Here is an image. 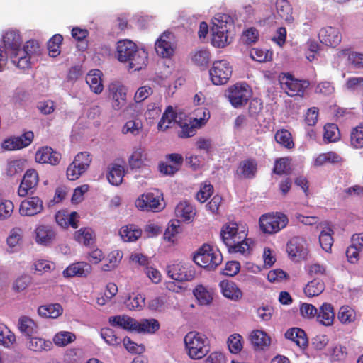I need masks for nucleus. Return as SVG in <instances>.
Listing matches in <instances>:
<instances>
[{"instance_id":"1","label":"nucleus","mask_w":363,"mask_h":363,"mask_svg":"<svg viewBox=\"0 0 363 363\" xmlns=\"http://www.w3.org/2000/svg\"><path fill=\"white\" fill-rule=\"evenodd\" d=\"M116 57L119 62L127 63L129 70L139 71L147 65L148 54L133 41L124 39L116 43Z\"/></svg>"},{"instance_id":"2","label":"nucleus","mask_w":363,"mask_h":363,"mask_svg":"<svg viewBox=\"0 0 363 363\" xmlns=\"http://www.w3.org/2000/svg\"><path fill=\"white\" fill-rule=\"evenodd\" d=\"M187 354L192 359H201L210 352L208 337L197 331L189 332L184 338Z\"/></svg>"},{"instance_id":"3","label":"nucleus","mask_w":363,"mask_h":363,"mask_svg":"<svg viewBox=\"0 0 363 363\" xmlns=\"http://www.w3.org/2000/svg\"><path fill=\"white\" fill-rule=\"evenodd\" d=\"M223 260L222 255L213 247L203 244L194 255V262L202 268L215 269Z\"/></svg>"},{"instance_id":"4","label":"nucleus","mask_w":363,"mask_h":363,"mask_svg":"<svg viewBox=\"0 0 363 363\" xmlns=\"http://www.w3.org/2000/svg\"><path fill=\"white\" fill-rule=\"evenodd\" d=\"M281 89L291 97L303 96L306 89L309 86L308 80H300L290 73H281L279 75Z\"/></svg>"},{"instance_id":"5","label":"nucleus","mask_w":363,"mask_h":363,"mask_svg":"<svg viewBox=\"0 0 363 363\" xmlns=\"http://www.w3.org/2000/svg\"><path fill=\"white\" fill-rule=\"evenodd\" d=\"M225 96L232 106L239 108L247 104L252 96V91L246 83H236L227 89Z\"/></svg>"},{"instance_id":"6","label":"nucleus","mask_w":363,"mask_h":363,"mask_svg":"<svg viewBox=\"0 0 363 363\" xmlns=\"http://www.w3.org/2000/svg\"><path fill=\"white\" fill-rule=\"evenodd\" d=\"M39 52V43L35 40H30L26 43L22 49L12 55V62L21 69H27L30 67L31 57Z\"/></svg>"},{"instance_id":"7","label":"nucleus","mask_w":363,"mask_h":363,"mask_svg":"<svg viewBox=\"0 0 363 363\" xmlns=\"http://www.w3.org/2000/svg\"><path fill=\"white\" fill-rule=\"evenodd\" d=\"M162 194L157 189L142 194L135 201V206L140 211L158 212L164 208L161 203Z\"/></svg>"},{"instance_id":"8","label":"nucleus","mask_w":363,"mask_h":363,"mask_svg":"<svg viewBox=\"0 0 363 363\" xmlns=\"http://www.w3.org/2000/svg\"><path fill=\"white\" fill-rule=\"evenodd\" d=\"M232 67L225 60L215 61L210 69L211 79L215 85H223L228 83L232 75Z\"/></svg>"},{"instance_id":"9","label":"nucleus","mask_w":363,"mask_h":363,"mask_svg":"<svg viewBox=\"0 0 363 363\" xmlns=\"http://www.w3.org/2000/svg\"><path fill=\"white\" fill-rule=\"evenodd\" d=\"M286 252L293 261L300 262L305 259L308 253L306 239L301 236L291 238L287 242Z\"/></svg>"},{"instance_id":"10","label":"nucleus","mask_w":363,"mask_h":363,"mask_svg":"<svg viewBox=\"0 0 363 363\" xmlns=\"http://www.w3.org/2000/svg\"><path fill=\"white\" fill-rule=\"evenodd\" d=\"M220 238L223 242L228 247L232 246L235 240L247 236L245 230H239L238 225L235 222H228L223 225L220 233Z\"/></svg>"},{"instance_id":"11","label":"nucleus","mask_w":363,"mask_h":363,"mask_svg":"<svg viewBox=\"0 0 363 363\" xmlns=\"http://www.w3.org/2000/svg\"><path fill=\"white\" fill-rule=\"evenodd\" d=\"M174 35L170 32H164L155 42V51L163 58H169L174 53Z\"/></svg>"},{"instance_id":"12","label":"nucleus","mask_w":363,"mask_h":363,"mask_svg":"<svg viewBox=\"0 0 363 363\" xmlns=\"http://www.w3.org/2000/svg\"><path fill=\"white\" fill-rule=\"evenodd\" d=\"M39 182V177L36 170L28 169L23 177L18 189V194L21 197H25L29 194H33Z\"/></svg>"},{"instance_id":"13","label":"nucleus","mask_w":363,"mask_h":363,"mask_svg":"<svg viewBox=\"0 0 363 363\" xmlns=\"http://www.w3.org/2000/svg\"><path fill=\"white\" fill-rule=\"evenodd\" d=\"M165 159L167 162H170L172 164L161 162L158 165V169L160 173L167 176H173L176 174L181 169L184 162L183 156L179 153L167 154Z\"/></svg>"},{"instance_id":"14","label":"nucleus","mask_w":363,"mask_h":363,"mask_svg":"<svg viewBox=\"0 0 363 363\" xmlns=\"http://www.w3.org/2000/svg\"><path fill=\"white\" fill-rule=\"evenodd\" d=\"M44 210L43 201L38 196H30L21 201L19 213L21 216H34Z\"/></svg>"},{"instance_id":"15","label":"nucleus","mask_w":363,"mask_h":363,"mask_svg":"<svg viewBox=\"0 0 363 363\" xmlns=\"http://www.w3.org/2000/svg\"><path fill=\"white\" fill-rule=\"evenodd\" d=\"M168 274L172 279L187 281L194 278L195 272L189 265L177 263L169 267Z\"/></svg>"},{"instance_id":"16","label":"nucleus","mask_w":363,"mask_h":363,"mask_svg":"<svg viewBox=\"0 0 363 363\" xmlns=\"http://www.w3.org/2000/svg\"><path fill=\"white\" fill-rule=\"evenodd\" d=\"M35 242L43 246H50L57 238V233L49 225H39L35 229Z\"/></svg>"},{"instance_id":"17","label":"nucleus","mask_w":363,"mask_h":363,"mask_svg":"<svg viewBox=\"0 0 363 363\" xmlns=\"http://www.w3.org/2000/svg\"><path fill=\"white\" fill-rule=\"evenodd\" d=\"M318 37L322 43L330 47L337 46L342 40V35L339 30L332 26H327L322 28Z\"/></svg>"},{"instance_id":"18","label":"nucleus","mask_w":363,"mask_h":363,"mask_svg":"<svg viewBox=\"0 0 363 363\" xmlns=\"http://www.w3.org/2000/svg\"><path fill=\"white\" fill-rule=\"evenodd\" d=\"M109 97L112 99V107L120 110L126 105V89L124 86L111 84L108 88Z\"/></svg>"},{"instance_id":"19","label":"nucleus","mask_w":363,"mask_h":363,"mask_svg":"<svg viewBox=\"0 0 363 363\" xmlns=\"http://www.w3.org/2000/svg\"><path fill=\"white\" fill-rule=\"evenodd\" d=\"M61 159V154L50 147H40L35 153V160L41 164L57 165Z\"/></svg>"},{"instance_id":"20","label":"nucleus","mask_w":363,"mask_h":363,"mask_svg":"<svg viewBox=\"0 0 363 363\" xmlns=\"http://www.w3.org/2000/svg\"><path fill=\"white\" fill-rule=\"evenodd\" d=\"M257 171V162L255 159L248 158L240 162L236 172L235 177L238 179H253Z\"/></svg>"},{"instance_id":"21","label":"nucleus","mask_w":363,"mask_h":363,"mask_svg":"<svg viewBox=\"0 0 363 363\" xmlns=\"http://www.w3.org/2000/svg\"><path fill=\"white\" fill-rule=\"evenodd\" d=\"M3 42L6 49L11 51L10 57L12 60V55L21 49L22 40L19 32L13 30L6 31L3 36Z\"/></svg>"},{"instance_id":"22","label":"nucleus","mask_w":363,"mask_h":363,"mask_svg":"<svg viewBox=\"0 0 363 363\" xmlns=\"http://www.w3.org/2000/svg\"><path fill=\"white\" fill-rule=\"evenodd\" d=\"M316 320L322 325L328 327L333 324L335 319L334 308L329 303H323L317 309Z\"/></svg>"},{"instance_id":"23","label":"nucleus","mask_w":363,"mask_h":363,"mask_svg":"<svg viewBox=\"0 0 363 363\" xmlns=\"http://www.w3.org/2000/svg\"><path fill=\"white\" fill-rule=\"evenodd\" d=\"M91 272V266L85 262H79L68 266L62 272L65 277H86Z\"/></svg>"},{"instance_id":"24","label":"nucleus","mask_w":363,"mask_h":363,"mask_svg":"<svg viewBox=\"0 0 363 363\" xmlns=\"http://www.w3.org/2000/svg\"><path fill=\"white\" fill-rule=\"evenodd\" d=\"M193 294L199 305L209 306L213 300L214 290L212 288L199 284L194 289Z\"/></svg>"},{"instance_id":"25","label":"nucleus","mask_w":363,"mask_h":363,"mask_svg":"<svg viewBox=\"0 0 363 363\" xmlns=\"http://www.w3.org/2000/svg\"><path fill=\"white\" fill-rule=\"evenodd\" d=\"M78 214L75 211L69 213L66 211H60L55 214V220L63 228L71 226L76 229L78 228Z\"/></svg>"},{"instance_id":"26","label":"nucleus","mask_w":363,"mask_h":363,"mask_svg":"<svg viewBox=\"0 0 363 363\" xmlns=\"http://www.w3.org/2000/svg\"><path fill=\"white\" fill-rule=\"evenodd\" d=\"M222 294L233 301H238L242 296V291L231 281L223 280L219 283Z\"/></svg>"},{"instance_id":"27","label":"nucleus","mask_w":363,"mask_h":363,"mask_svg":"<svg viewBox=\"0 0 363 363\" xmlns=\"http://www.w3.org/2000/svg\"><path fill=\"white\" fill-rule=\"evenodd\" d=\"M286 338L293 341L301 349H305L308 345V340L306 332L298 328H292L285 333Z\"/></svg>"},{"instance_id":"28","label":"nucleus","mask_w":363,"mask_h":363,"mask_svg":"<svg viewBox=\"0 0 363 363\" xmlns=\"http://www.w3.org/2000/svg\"><path fill=\"white\" fill-rule=\"evenodd\" d=\"M18 328L27 338L38 333V326L30 318L23 315L18 320Z\"/></svg>"},{"instance_id":"29","label":"nucleus","mask_w":363,"mask_h":363,"mask_svg":"<svg viewBox=\"0 0 363 363\" xmlns=\"http://www.w3.org/2000/svg\"><path fill=\"white\" fill-rule=\"evenodd\" d=\"M26 347L33 352H40L42 351L50 350L52 343L50 340H46L42 337L34 335L28 337L26 342Z\"/></svg>"},{"instance_id":"30","label":"nucleus","mask_w":363,"mask_h":363,"mask_svg":"<svg viewBox=\"0 0 363 363\" xmlns=\"http://www.w3.org/2000/svg\"><path fill=\"white\" fill-rule=\"evenodd\" d=\"M108 323L113 327L121 328L127 330L135 331L136 328V320L125 315L111 316L108 318Z\"/></svg>"},{"instance_id":"31","label":"nucleus","mask_w":363,"mask_h":363,"mask_svg":"<svg viewBox=\"0 0 363 363\" xmlns=\"http://www.w3.org/2000/svg\"><path fill=\"white\" fill-rule=\"evenodd\" d=\"M274 139L284 149L292 150L295 147L292 134L286 129L281 128L278 130L274 135Z\"/></svg>"},{"instance_id":"32","label":"nucleus","mask_w":363,"mask_h":363,"mask_svg":"<svg viewBox=\"0 0 363 363\" xmlns=\"http://www.w3.org/2000/svg\"><path fill=\"white\" fill-rule=\"evenodd\" d=\"M63 313V308L60 303H50L38 307V315L44 318L55 319L60 316Z\"/></svg>"},{"instance_id":"33","label":"nucleus","mask_w":363,"mask_h":363,"mask_svg":"<svg viewBox=\"0 0 363 363\" xmlns=\"http://www.w3.org/2000/svg\"><path fill=\"white\" fill-rule=\"evenodd\" d=\"M177 114L172 106H167L157 124V129L159 130L165 131L170 128L172 124H177L178 120H177Z\"/></svg>"},{"instance_id":"34","label":"nucleus","mask_w":363,"mask_h":363,"mask_svg":"<svg viewBox=\"0 0 363 363\" xmlns=\"http://www.w3.org/2000/svg\"><path fill=\"white\" fill-rule=\"evenodd\" d=\"M252 345L256 350H264L268 347L271 342V338L267 333L262 330H254L250 335Z\"/></svg>"},{"instance_id":"35","label":"nucleus","mask_w":363,"mask_h":363,"mask_svg":"<svg viewBox=\"0 0 363 363\" xmlns=\"http://www.w3.org/2000/svg\"><path fill=\"white\" fill-rule=\"evenodd\" d=\"M101 77V72L99 69L91 70L86 77V83L96 94H100L104 89Z\"/></svg>"},{"instance_id":"36","label":"nucleus","mask_w":363,"mask_h":363,"mask_svg":"<svg viewBox=\"0 0 363 363\" xmlns=\"http://www.w3.org/2000/svg\"><path fill=\"white\" fill-rule=\"evenodd\" d=\"M177 125L181 128V130L178 131L177 135L180 138H188L195 135L196 130L199 128L191 119L178 120Z\"/></svg>"},{"instance_id":"37","label":"nucleus","mask_w":363,"mask_h":363,"mask_svg":"<svg viewBox=\"0 0 363 363\" xmlns=\"http://www.w3.org/2000/svg\"><path fill=\"white\" fill-rule=\"evenodd\" d=\"M218 30L216 27H212V39L211 42L213 46L216 48H224L228 43V29L225 28H220Z\"/></svg>"},{"instance_id":"38","label":"nucleus","mask_w":363,"mask_h":363,"mask_svg":"<svg viewBox=\"0 0 363 363\" xmlns=\"http://www.w3.org/2000/svg\"><path fill=\"white\" fill-rule=\"evenodd\" d=\"M124 173L125 171L123 166L117 164H111L108 167L107 179L111 184L118 186L123 182Z\"/></svg>"},{"instance_id":"39","label":"nucleus","mask_w":363,"mask_h":363,"mask_svg":"<svg viewBox=\"0 0 363 363\" xmlns=\"http://www.w3.org/2000/svg\"><path fill=\"white\" fill-rule=\"evenodd\" d=\"M338 56H347L348 62L355 69L363 68V54L362 53L352 52L350 48H345L338 52Z\"/></svg>"},{"instance_id":"40","label":"nucleus","mask_w":363,"mask_h":363,"mask_svg":"<svg viewBox=\"0 0 363 363\" xmlns=\"http://www.w3.org/2000/svg\"><path fill=\"white\" fill-rule=\"evenodd\" d=\"M276 9L281 19L288 23L293 21L292 7L288 0H277Z\"/></svg>"},{"instance_id":"41","label":"nucleus","mask_w":363,"mask_h":363,"mask_svg":"<svg viewBox=\"0 0 363 363\" xmlns=\"http://www.w3.org/2000/svg\"><path fill=\"white\" fill-rule=\"evenodd\" d=\"M119 234L125 242H134L137 240L142 234L141 230L133 224H129L121 228Z\"/></svg>"},{"instance_id":"42","label":"nucleus","mask_w":363,"mask_h":363,"mask_svg":"<svg viewBox=\"0 0 363 363\" xmlns=\"http://www.w3.org/2000/svg\"><path fill=\"white\" fill-rule=\"evenodd\" d=\"M160 323L156 319H143L140 322L136 321L135 331L155 333L160 329Z\"/></svg>"},{"instance_id":"43","label":"nucleus","mask_w":363,"mask_h":363,"mask_svg":"<svg viewBox=\"0 0 363 363\" xmlns=\"http://www.w3.org/2000/svg\"><path fill=\"white\" fill-rule=\"evenodd\" d=\"M146 159L143 149L139 146L135 147L128 159V164L130 169H139L143 167L144 161Z\"/></svg>"},{"instance_id":"44","label":"nucleus","mask_w":363,"mask_h":363,"mask_svg":"<svg viewBox=\"0 0 363 363\" xmlns=\"http://www.w3.org/2000/svg\"><path fill=\"white\" fill-rule=\"evenodd\" d=\"M325 287V283L322 280L314 279L306 285L304 293L308 297L317 296L324 291Z\"/></svg>"},{"instance_id":"45","label":"nucleus","mask_w":363,"mask_h":363,"mask_svg":"<svg viewBox=\"0 0 363 363\" xmlns=\"http://www.w3.org/2000/svg\"><path fill=\"white\" fill-rule=\"evenodd\" d=\"M175 213L184 220H189L195 215L193 206L186 201H182L176 206Z\"/></svg>"},{"instance_id":"46","label":"nucleus","mask_w":363,"mask_h":363,"mask_svg":"<svg viewBox=\"0 0 363 363\" xmlns=\"http://www.w3.org/2000/svg\"><path fill=\"white\" fill-rule=\"evenodd\" d=\"M247 239V236L235 240L232 246H228V250L230 253H240L241 255H246L250 253V246Z\"/></svg>"},{"instance_id":"47","label":"nucleus","mask_w":363,"mask_h":363,"mask_svg":"<svg viewBox=\"0 0 363 363\" xmlns=\"http://www.w3.org/2000/svg\"><path fill=\"white\" fill-rule=\"evenodd\" d=\"M122 255L119 251H113L109 253L101 265V270L110 272L113 270L119 264Z\"/></svg>"},{"instance_id":"48","label":"nucleus","mask_w":363,"mask_h":363,"mask_svg":"<svg viewBox=\"0 0 363 363\" xmlns=\"http://www.w3.org/2000/svg\"><path fill=\"white\" fill-rule=\"evenodd\" d=\"M351 145L357 149L363 147V121L350 132Z\"/></svg>"},{"instance_id":"49","label":"nucleus","mask_w":363,"mask_h":363,"mask_svg":"<svg viewBox=\"0 0 363 363\" xmlns=\"http://www.w3.org/2000/svg\"><path fill=\"white\" fill-rule=\"evenodd\" d=\"M195 117L190 118L191 123H194L199 128L204 125L210 118V111L204 107L198 108L195 110Z\"/></svg>"},{"instance_id":"50","label":"nucleus","mask_w":363,"mask_h":363,"mask_svg":"<svg viewBox=\"0 0 363 363\" xmlns=\"http://www.w3.org/2000/svg\"><path fill=\"white\" fill-rule=\"evenodd\" d=\"M291 158L284 157L277 159L274 164V173L278 174H289L291 170Z\"/></svg>"},{"instance_id":"51","label":"nucleus","mask_w":363,"mask_h":363,"mask_svg":"<svg viewBox=\"0 0 363 363\" xmlns=\"http://www.w3.org/2000/svg\"><path fill=\"white\" fill-rule=\"evenodd\" d=\"M333 231L330 228L323 230L321 231L319 235V242L323 250L327 252L331 251V248L333 244V238L332 236Z\"/></svg>"},{"instance_id":"52","label":"nucleus","mask_w":363,"mask_h":363,"mask_svg":"<svg viewBox=\"0 0 363 363\" xmlns=\"http://www.w3.org/2000/svg\"><path fill=\"white\" fill-rule=\"evenodd\" d=\"M62 40L63 37L62 35L55 34L48 40V50L50 56L55 57L60 55Z\"/></svg>"},{"instance_id":"53","label":"nucleus","mask_w":363,"mask_h":363,"mask_svg":"<svg viewBox=\"0 0 363 363\" xmlns=\"http://www.w3.org/2000/svg\"><path fill=\"white\" fill-rule=\"evenodd\" d=\"M340 137L338 127L335 123H327L324 126L323 138L328 143L335 142Z\"/></svg>"},{"instance_id":"54","label":"nucleus","mask_w":363,"mask_h":363,"mask_svg":"<svg viewBox=\"0 0 363 363\" xmlns=\"http://www.w3.org/2000/svg\"><path fill=\"white\" fill-rule=\"evenodd\" d=\"M76 336L74 333L67 331L57 333L53 337L54 343L57 346H65L74 341Z\"/></svg>"},{"instance_id":"55","label":"nucleus","mask_w":363,"mask_h":363,"mask_svg":"<svg viewBox=\"0 0 363 363\" xmlns=\"http://www.w3.org/2000/svg\"><path fill=\"white\" fill-rule=\"evenodd\" d=\"M101 336L105 342L113 346L121 344V338L116 335L115 331L109 328H104L101 330Z\"/></svg>"},{"instance_id":"56","label":"nucleus","mask_w":363,"mask_h":363,"mask_svg":"<svg viewBox=\"0 0 363 363\" xmlns=\"http://www.w3.org/2000/svg\"><path fill=\"white\" fill-rule=\"evenodd\" d=\"M16 341V336L6 326L0 327V344L9 347Z\"/></svg>"},{"instance_id":"57","label":"nucleus","mask_w":363,"mask_h":363,"mask_svg":"<svg viewBox=\"0 0 363 363\" xmlns=\"http://www.w3.org/2000/svg\"><path fill=\"white\" fill-rule=\"evenodd\" d=\"M338 319L343 324L350 323L355 320V312L348 306H343L339 310Z\"/></svg>"},{"instance_id":"58","label":"nucleus","mask_w":363,"mask_h":363,"mask_svg":"<svg viewBox=\"0 0 363 363\" xmlns=\"http://www.w3.org/2000/svg\"><path fill=\"white\" fill-rule=\"evenodd\" d=\"M228 346L231 353L238 354L242 349V337L238 333L230 335Z\"/></svg>"},{"instance_id":"59","label":"nucleus","mask_w":363,"mask_h":363,"mask_svg":"<svg viewBox=\"0 0 363 363\" xmlns=\"http://www.w3.org/2000/svg\"><path fill=\"white\" fill-rule=\"evenodd\" d=\"M145 298L142 294H136L130 296L125 302L127 308L130 310H141L145 305Z\"/></svg>"},{"instance_id":"60","label":"nucleus","mask_w":363,"mask_h":363,"mask_svg":"<svg viewBox=\"0 0 363 363\" xmlns=\"http://www.w3.org/2000/svg\"><path fill=\"white\" fill-rule=\"evenodd\" d=\"M210 52L208 50L201 49L196 51L192 57L193 62L198 66L205 67L208 64Z\"/></svg>"},{"instance_id":"61","label":"nucleus","mask_w":363,"mask_h":363,"mask_svg":"<svg viewBox=\"0 0 363 363\" xmlns=\"http://www.w3.org/2000/svg\"><path fill=\"white\" fill-rule=\"evenodd\" d=\"M259 226L263 233L272 234V213L262 215L259 219Z\"/></svg>"},{"instance_id":"62","label":"nucleus","mask_w":363,"mask_h":363,"mask_svg":"<svg viewBox=\"0 0 363 363\" xmlns=\"http://www.w3.org/2000/svg\"><path fill=\"white\" fill-rule=\"evenodd\" d=\"M143 128V124L141 121L138 119L135 120H130L127 121L123 128V133H131L133 135H138Z\"/></svg>"},{"instance_id":"63","label":"nucleus","mask_w":363,"mask_h":363,"mask_svg":"<svg viewBox=\"0 0 363 363\" xmlns=\"http://www.w3.org/2000/svg\"><path fill=\"white\" fill-rule=\"evenodd\" d=\"M23 238V230L21 228H13L7 238L6 242L10 247L17 246Z\"/></svg>"},{"instance_id":"64","label":"nucleus","mask_w":363,"mask_h":363,"mask_svg":"<svg viewBox=\"0 0 363 363\" xmlns=\"http://www.w3.org/2000/svg\"><path fill=\"white\" fill-rule=\"evenodd\" d=\"M32 279L27 274L18 277L13 283L12 289L15 292H21L31 284Z\"/></svg>"}]
</instances>
